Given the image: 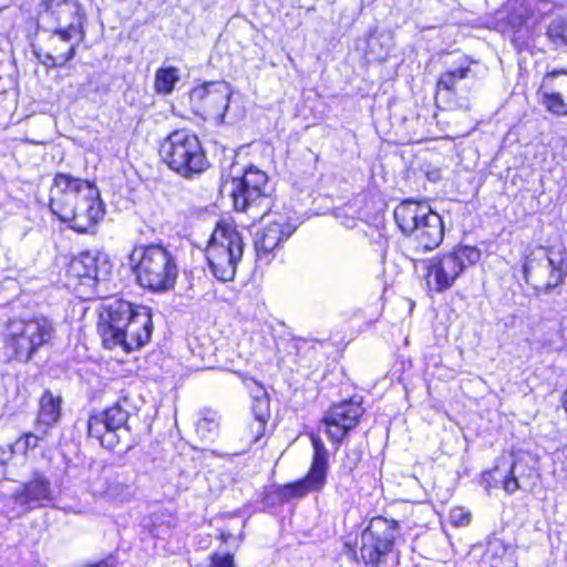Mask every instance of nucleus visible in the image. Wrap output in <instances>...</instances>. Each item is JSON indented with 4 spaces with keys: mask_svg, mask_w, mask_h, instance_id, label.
Here are the masks:
<instances>
[{
    "mask_svg": "<svg viewBox=\"0 0 567 567\" xmlns=\"http://www.w3.org/2000/svg\"><path fill=\"white\" fill-rule=\"evenodd\" d=\"M97 330L107 349L138 350L150 342L153 333L151 309L121 298H107L99 307Z\"/></svg>",
    "mask_w": 567,
    "mask_h": 567,
    "instance_id": "obj_1",
    "label": "nucleus"
},
{
    "mask_svg": "<svg viewBox=\"0 0 567 567\" xmlns=\"http://www.w3.org/2000/svg\"><path fill=\"white\" fill-rule=\"evenodd\" d=\"M50 208L78 233L93 231L105 213L99 189L87 181L66 174L54 177Z\"/></svg>",
    "mask_w": 567,
    "mask_h": 567,
    "instance_id": "obj_2",
    "label": "nucleus"
},
{
    "mask_svg": "<svg viewBox=\"0 0 567 567\" xmlns=\"http://www.w3.org/2000/svg\"><path fill=\"white\" fill-rule=\"evenodd\" d=\"M85 11L79 0H41L37 7V27L44 32H51V42L70 40L82 42Z\"/></svg>",
    "mask_w": 567,
    "mask_h": 567,
    "instance_id": "obj_3",
    "label": "nucleus"
},
{
    "mask_svg": "<svg viewBox=\"0 0 567 567\" xmlns=\"http://www.w3.org/2000/svg\"><path fill=\"white\" fill-rule=\"evenodd\" d=\"M130 261L138 284L153 291H166L175 286L178 276L176 257L159 244L135 247Z\"/></svg>",
    "mask_w": 567,
    "mask_h": 567,
    "instance_id": "obj_4",
    "label": "nucleus"
},
{
    "mask_svg": "<svg viewBox=\"0 0 567 567\" xmlns=\"http://www.w3.org/2000/svg\"><path fill=\"white\" fill-rule=\"evenodd\" d=\"M54 336V323L44 316L9 318L3 330L7 351L20 362L30 361L41 348L51 343Z\"/></svg>",
    "mask_w": 567,
    "mask_h": 567,
    "instance_id": "obj_5",
    "label": "nucleus"
},
{
    "mask_svg": "<svg viewBox=\"0 0 567 567\" xmlns=\"http://www.w3.org/2000/svg\"><path fill=\"white\" fill-rule=\"evenodd\" d=\"M159 156L172 171L186 178L202 174L209 166L197 135L187 130H176L165 137Z\"/></svg>",
    "mask_w": 567,
    "mask_h": 567,
    "instance_id": "obj_6",
    "label": "nucleus"
},
{
    "mask_svg": "<svg viewBox=\"0 0 567 567\" xmlns=\"http://www.w3.org/2000/svg\"><path fill=\"white\" fill-rule=\"evenodd\" d=\"M244 254L240 233L230 224H218L206 247V259L213 276L219 281L234 279Z\"/></svg>",
    "mask_w": 567,
    "mask_h": 567,
    "instance_id": "obj_7",
    "label": "nucleus"
},
{
    "mask_svg": "<svg viewBox=\"0 0 567 567\" xmlns=\"http://www.w3.org/2000/svg\"><path fill=\"white\" fill-rule=\"evenodd\" d=\"M525 281L535 290L549 293L565 282L567 252L563 249H544L526 257L523 266Z\"/></svg>",
    "mask_w": 567,
    "mask_h": 567,
    "instance_id": "obj_8",
    "label": "nucleus"
},
{
    "mask_svg": "<svg viewBox=\"0 0 567 567\" xmlns=\"http://www.w3.org/2000/svg\"><path fill=\"white\" fill-rule=\"evenodd\" d=\"M233 89L224 81L205 82L193 87L189 92V106L192 111L215 124L233 123L237 115L231 113L230 100Z\"/></svg>",
    "mask_w": 567,
    "mask_h": 567,
    "instance_id": "obj_9",
    "label": "nucleus"
},
{
    "mask_svg": "<svg viewBox=\"0 0 567 567\" xmlns=\"http://www.w3.org/2000/svg\"><path fill=\"white\" fill-rule=\"evenodd\" d=\"M399 525L384 517H373L361 535L360 559L365 567H382L392 554Z\"/></svg>",
    "mask_w": 567,
    "mask_h": 567,
    "instance_id": "obj_10",
    "label": "nucleus"
},
{
    "mask_svg": "<svg viewBox=\"0 0 567 567\" xmlns=\"http://www.w3.org/2000/svg\"><path fill=\"white\" fill-rule=\"evenodd\" d=\"M313 447V457L308 475L295 483L287 484L279 489V495L284 499L302 497L311 492H319L323 488L327 480L328 452L322 440L311 434Z\"/></svg>",
    "mask_w": 567,
    "mask_h": 567,
    "instance_id": "obj_11",
    "label": "nucleus"
},
{
    "mask_svg": "<svg viewBox=\"0 0 567 567\" xmlns=\"http://www.w3.org/2000/svg\"><path fill=\"white\" fill-rule=\"evenodd\" d=\"M363 411L361 401L355 399L334 404L326 413L320 429L331 441L340 443L358 424Z\"/></svg>",
    "mask_w": 567,
    "mask_h": 567,
    "instance_id": "obj_12",
    "label": "nucleus"
},
{
    "mask_svg": "<svg viewBox=\"0 0 567 567\" xmlns=\"http://www.w3.org/2000/svg\"><path fill=\"white\" fill-rule=\"evenodd\" d=\"M295 229L296 226L284 215H268L264 228L256 234L255 248L258 261L269 264L275 256V251L280 248L284 240L292 235Z\"/></svg>",
    "mask_w": 567,
    "mask_h": 567,
    "instance_id": "obj_13",
    "label": "nucleus"
},
{
    "mask_svg": "<svg viewBox=\"0 0 567 567\" xmlns=\"http://www.w3.org/2000/svg\"><path fill=\"white\" fill-rule=\"evenodd\" d=\"M532 457L527 454H516L511 463L496 465L487 475L495 484L501 483L506 493L526 488L535 476L530 465Z\"/></svg>",
    "mask_w": 567,
    "mask_h": 567,
    "instance_id": "obj_14",
    "label": "nucleus"
},
{
    "mask_svg": "<svg viewBox=\"0 0 567 567\" xmlns=\"http://www.w3.org/2000/svg\"><path fill=\"white\" fill-rule=\"evenodd\" d=\"M538 102L556 116H567V69L548 71L537 90Z\"/></svg>",
    "mask_w": 567,
    "mask_h": 567,
    "instance_id": "obj_15",
    "label": "nucleus"
},
{
    "mask_svg": "<svg viewBox=\"0 0 567 567\" xmlns=\"http://www.w3.org/2000/svg\"><path fill=\"white\" fill-rule=\"evenodd\" d=\"M127 419V411L120 403H116L89 419V435L97 439L101 445L113 449L117 443L116 432L126 425Z\"/></svg>",
    "mask_w": 567,
    "mask_h": 567,
    "instance_id": "obj_16",
    "label": "nucleus"
},
{
    "mask_svg": "<svg viewBox=\"0 0 567 567\" xmlns=\"http://www.w3.org/2000/svg\"><path fill=\"white\" fill-rule=\"evenodd\" d=\"M112 265L103 254L86 251L80 254L70 262L71 275L81 279L82 284L91 285L106 280L111 274Z\"/></svg>",
    "mask_w": 567,
    "mask_h": 567,
    "instance_id": "obj_17",
    "label": "nucleus"
},
{
    "mask_svg": "<svg viewBox=\"0 0 567 567\" xmlns=\"http://www.w3.org/2000/svg\"><path fill=\"white\" fill-rule=\"evenodd\" d=\"M53 498L51 482L41 473H34L30 481L23 484L20 491L13 494L17 504L25 511L42 506L44 502Z\"/></svg>",
    "mask_w": 567,
    "mask_h": 567,
    "instance_id": "obj_18",
    "label": "nucleus"
},
{
    "mask_svg": "<svg viewBox=\"0 0 567 567\" xmlns=\"http://www.w3.org/2000/svg\"><path fill=\"white\" fill-rule=\"evenodd\" d=\"M241 190L230 192L235 209L249 214L254 220L264 219L270 208V195L254 186L244 187Z\"/></svg>",
    "mask_w": 567,
    "mask_h": 567,
    "instance_id": "obj_19",
    "label": "nucleus"
},
{
    "mask_svg": "<svg viewBox=\"0 0 567 567\" xmlns=\"http://www.w3.org/2000/svg\"><path fill=\"white\" fill-rule=\"evenodd\" d=\"M462 272L461 261L452 254L433 257L427 265V278L434 276L437 292L450 289Z\"/></svg>",
    "mask_w": 567,
    "mask_h": 567,
    "instance_id": "obj_20",
    "label": "nucleus"
},
{
    "mask_svg": "<svg viewBox=\"0 0 567 567\" xmlns=\"http://www.w3.org/2000/svg\"><path fill=\"white\" fill-rule=\"evenodd\" d=\"M49 37L47 40V52L42 55L38 52L37 55L48 68H60L65 65L66 62L72 60L75 55L76 47L81 43L76 40L68 41V44L63 42H56V44H52L51 42V32H48Z\"/></svg>",
    "mask_w": 567,
    "mask_h": 567,
    "instance_id": "obj_21",
    "label": "nucleus"
},
{
    "mask_svg": "<svg viewBox=\"0 0 567 567\" xmlns=\"http://www.w3.org/2000/svg\"><path fill=\"white\" fill-rule=\"evenodd\" d=\"M421 205L404 200L394 209V218L404 234H412L420 225H425V215H420Z\"/></svg>",
    "mask_w": 567,
    "mask_h": 567,
    "instance_id": "obj_22",
    "label": "nucleus"
},
{
    "mask_svg": "<svg viewBox=\"0 0 567 567\" xmlns=\"http://www.w3.org/2000/svg\"><path fill=\"white\" fill-rule=\"evenodd\" d=\"M62 399L60 395H53L52 392L45 391L39 402L38 411V431L41 427L51 429L61 416Z\"/></svg>",
    "mask_w": 567,
    "mask_h": 567,
    "instance_id": "obj_23",
    "label": "nucleus"
},
{
    "mask_svg": "<svg viewBox=\"0 0 567 567\" xmlns=\"http://www.w3.org/2000/svg\"><path fill=\"white\" fill-rule=\"evenodd\" d=\"M229 192H243L244 187L254 186L259 190H264L267 195H270V187L268 184L267 174L257 168L256 166H249L246 168L241 177L233 178L230 181Z\"/></svg>",
    "mask_w": 567,
    "mask_h": 567,
    "instance_id": "obj_24",
    "label": "nucleus"
},
{
    "mask_svg": "<svg viewBox=\"0 0 567 567\" xmlns=\"http://www.w3.org/2000/svg\"><path fill=\"white\" fill-rule=\"evenodd\" d=\"M251 412L255 419L254 423L251 424V432L254 442H257L264 436L265 427L270 414L269 399L266 394L254 400Z\"/></svg>",
    "mask_w": 567,
    "mask_h": 567,
    "instance_id": "obj_25",
    "label": "nucleus"
},
{
    "mask_svg": "<svg viewBox=\"0 0 567 567\" xmlns=\"http://www.w3.org/2000/svg\"><path fill=\"white\" fill-rule=\"evenodd\" d=\"M471 73V69L465 56H458L455 66H450L439 79V89L451 91L455 84L463 79H466Z\"/></svg>",
    "mask_w": 567,
    "mask_h": 567,
    "instance_id": "obj_26",
    "label": "nucleus"
},
{
    "mask_svg": "<svg viewBox=\"0 0 567 567\" xmlns=\"http://www.w3.org/2000/svg\"><path fill=\"white\" fill-rule=\"evenodd\" d=\"M483 558L484 561L491 565V567H512V558L508 547L498 538H495L487 544Z\"/></svg>",
    "mask_w": 567,
    "mask_h": 567,
    "instance_id": "obj_27",
    "label": "nucleus"
},
{
    "mask_svg": "<svg viewBox=\"0 0 567 567\" xmlns=\"http://www.w3.org/2000/svg\"><path fill=\"white\" fill-rule=\"evenodd\" d=\"M392 39L389 34L373 32L367 40V56L375 61H384L390 53Z\"/></svg>",
    "mask_w": 567,
    "mask_h": 567,
    "instance_id": "obj_28",
    "label": "nucleus"
},
{
    "mask_svg": "<svg viewBox=\"0 0 567 567\" xmlns=\"http://www.w3.org/2000/svg\"><path fill=\"white\" fill-rule=\"evenodd\" d=\"M179 80L181 74L177 68H159L155 73L154 89L158 94H171Z\"/></svg>",
    "mask_w": 567,
    "mask_h": 567,
    "instance_id": "obj_29",
    "label": "nucleus"
},
{
    "mask_svg": "<svg viewBox=\"0 0 567 567\" xmlns=\"http://www.w3.org/2000/svg\"><path fill=\"white\" fill-rule=\"evenodd\" d=\"M219 415L216 411L205 410L196 423V433L204 441H214L218 435Z\"/></svg>",
    "mask_w": 567,
    "mask_h": 567,
    "instance_id": "obj_30",
    "label": "nucleus"
},
{
    "mask_svg": "<svg viewBox=\"0 0 567 567\" xmlns=\"http://www.w3.org/2000/svg\"><path fill=\"white\" fill-rule=\"evenodd\" d=\"M546 37L556 48L567 45V16H557L548 23Z\"/></svg>",
    "mask_w": 567,
    "mask_h": 567,
    "instance_id": "obj_31",
    "label": "nucleus"
},
{
    "mask_svg": "<svg viewBox=\"0 0 567 567\" xmlns=\"http://www.w3.org/2000/svg\"><path fill=\"white\" fill-rule=\"evenodd\" d=\"M444 237V225L442 217L432 212L427 210V250L437 247Z\"/></svg>",
    "mask_w": 567,
    "mask_h": 567,
    "instance_id": "obj_32",
    "label": "nucleus"
},
{
    "mask_svg": "<svg viewBox=\"0 0 567 567\" xmlns=\"http://www.w3.org/2000/svg\"><path fill=\"white\" fill-rule=\"evenodd\" d=\"M151 522V533L157 538H163L176 525L177 520L171 512L164 511L153 514Z\"/></svg>",
    "mask_w": 567,
    "mask_h": 567,
    "instance_id": "obj_33",
    "label": "nucleus"
},
{
    "mask_svg": "<svg viewBox=\"0 0 567 567\" xmlns=\"http://www.w3.org/2000/svg\"><path fill=\"white\" fill-rule=\"evenodd\" d=\"M114 471L110 467L102 468L95 477L90 480L89 489L92 495L105 498V495L111 486V481Z\"/></svg>",
    "mask_w": 567,
    "mask_h": 567,
    "instance_id": "obj_34",
    "label": "nucleus"
},
{
    "mask_svg": "<svg viewBox=\"0 0 567 567\" xmlns=\"http://www.w3.org/2000/svg\"><path fill=\"white\" fill-rule=\"evenodd\" d=\"M111 486L105 495V498L111 501H120L123 502L128 499L132 495L131 486L125 483L121 475L116 472L113 473Z\"/></svg>",
    "mask_w": 567,
    "mask_h": 567,
    "instance_id": "obj_35",
    "label": "nucleus"
},
{
    "mask_svg": "<svg viewBox=\"0 0 567 567\" xmlns=\"http://www.w3.org/2000/svg\"><path fill=\"white\" fill-rule=\"evenodd\" d=\"M49 432V429L41 427V430L38 431V426L35 427L34 433H27L23 437L17 440V442L13 445V449L16 451H19L21 453H25L29 449H35L39 445V442L44 440Z\"/></svg>",
    "mask_w": 567,
    "mask_h": 567,
    "instance_id": "obj_36",
    "label": "nucleus"
},
{
    "mask_svg": "<svg viewBox=\"0 0 567 567\" xmlns=\"http://www.w3.org/2000/svg\"><path fill=\"white\" fill-rule=\"evenodd\" d=\"M461 261V267L464 270L467 265L476 264L481 258V251L476 247L463 246L451 252Z\"/></svg>",
    "mask_w": 567,
    "mask_h": 567,
    "instance_id": "obj_37",
    "label": "nucleus"
},
{
    "mask_svg": "<svg viewBox=\"0 0 567 567\" xmlns=\"http://www.w3.org/2000/svg\"><path fill=\"white\" fill-rule=\"evenodd\" d=\"M450 520L454 526H467L471 522V513L464 507H455L450 512Z\"/></svg>",
    "mask_w": 567,
    "mask_h": 567,
    "instance_id": "obj_38",
    "label": "nucleus"
},
{
    "mask_svg": "<svg viewBox=\"0 0 567 567\" xmlns=\"http://www.w3.org/2000/svg\"><path fill=\"white\" fill-rule=\"evenodd\" d=\"M210 567H235L234 557L230 554L224 556L214 555Z\"/></svg>",
    "mask_w": 567,
    "mask_h": 567,
    "instance_id": "obj_39",
    "label": "nucleus"
},
{
    "mask_svg": "<svg viewBox=\"0 0 567 567\" xmlns=\"http://www.w3.org/2000/svg\"><path fill=\"white\" fill-rule=\"evenodd\" d=\"M431 567H447V566H446V563H435Z\"/></svg>",
    "mask_w": 567,
    "mask_h": 567,
    "instance_id": "obj_40",
    "label": "nucleus"
},
{
    "mask_svg": "<svg viewBox=\"0 0 567 567\" xmlns=\"http://www.w3.org/2000/svg\"><path fill=\"white\" fill-rule=\"evenodd\" d=\"M426 178H427V179H434V178H435V176H432V174L427 172Z\"/></svg>",
    "mask_w": 567,
    "mask_h": 567,
    "instance_id": "obj_41",
    "label": "nucleus"
}]
</instances>
